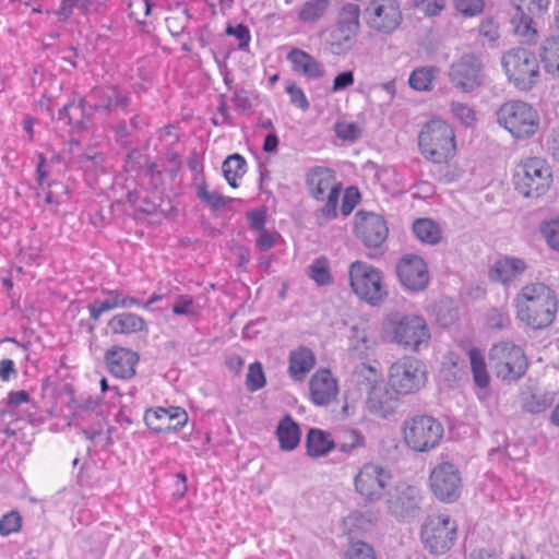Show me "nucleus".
Here are the masks:
<instances>
[{
  "instance_id": "obj_58",
  "label": "nucleus",
  "mask_w": 559,
  "mask_h": 559,
  "mask_svg": "<svg viewBox=\"0 0 559 559\" xmlns=\"http://www.w3.org/2000/svg\"><path fill=\"white\" fill-rule=\"evenodd\" d=\"M286 92L289 95L290 103L297 108L306 111L309 109L310 104L305 95V92L296 84H289L286 87Z\"/></svg>"
},
{
  "instance_id": "obj_19",
  "label": "nucleus",
  "mask_w": 559,
  "mask_h": 559,
  "mask_svg": "<svg viewBox=\"0 0 559 559\" xmlns=\"http://www.w3.org/2000/svg\"><path fill=\"white\" fill-rule=\"evenodd\" d=\"M365 13L369 25L383 33H391L396 29L402 20L396 0H371Z\"/></svg>"
},
{
  "instance_id": "obj_8",
  "label": "nucleus",
  "mask_w": 559,
  "mask_h": 559,
  "mask_svg": "<svg viewBox=\"0 0 559 559\" xmlns=\"http://www.w3.org/2000/svg\"><path fill=\"white\" fill-rule=\"evenodd\" d=\"M513 182L525 198H539L550 187L551 171L546 160L539 157L526 158L518 165Z\"/></svg>"
},
{
  "instance_id": "obj_50",
  "label": "nucleus",
  "mask_w": 559,
  "mask_h": 559,
  "mask_svg": "<svg viewBox=\"0 0 559 559\" xmlns=\"http://www.w3.org/2000/svg\"><path fill=\"white\" fill-rule=\"evenodd\" d=\"M91 4L92 0H61V5L57 12L59 20L67 21L72 14L73 8L87 12Z\"/></svg>"
},
{
  "instance_id": "obj_59",
  "label": "nucleus",
  "mask_w": 559,
  "mask_h": 559,
  "mask_svg": "<svg viewBox=\"0 0 559 559\" xmlns=\"http://www.w3.org/2000/svg\"><path fill=\"white\" fill-rule=\"evenodd\" d=\"M336 135L345 141H355L359 138L360 131L356 123L338 122L335 124Z\"/></svg>"
},
{
  "instance_id": "obj_17",
  "label": "nucleus",
  "mask_w": 559,
  "mask_h": 559,
  "mask_svg": "<svg viewBox=\"0 0 559 559\" xmlns=\"http://www.w3.org/2000/svg\"><path fill=\"white\" fill-rule=\"evenodd\" d=\"M483 68L479 57L474 53H464L451 64L449 80L461 92H472L483 84Z\"/></svg>"
},
{
  "instance_id": "obj_2",
  "label": "nucleus",
  "mask_w": 559,
  "mask_h": 559,
  "mask_svg": "<svg viewBox=\"0 0 559 559\" xmlns=\"http://www.w3.org/2000/svg\"><path fill=\"white\" fill-rule=\"evenodd\" d=\"M130 105V97L120 93L115 86H98L93 88L86 97L80 99L79 104H67L59 111V119L67 120L73 124V114L84 116L88 110L110 114L116 108H126Z\"/></svg>"
},
{
  "instance_id": "obj_1",
  "label": "nucleus",
  "mask_w": 559,
  "mask_h": 559,
  "mask_svg": "<svg viewBox=\"0 0 559 559\" xmlns=\"http://www.w3.org/2000/svg\"><path fill=\"white\" fill-rule=\"evenodd\" d=\"M518 318L533 329L548 328L556 319L558 299L544 283L526 284L514 299Z\"/></svg>"
},
{
  "instance_id": "obj_6",
  "label": "nucleus",
  "mask_w": 559,
  "mask_h": 559,
  "mask_svg": "<svg viewBox=\"0 0 559 559\" xmlns=\"http://www.w3.org/2000/svg\"><path fill=\"white\" fill-rule=\"evenodd\" d=\"M510 82L521 91H528L539 80V63L534 52L526 48H512L501 60Z\"/></svg>"
},
{
  "instance_id": "obj_62",
  "label": "nucleus",
  "mask_w": 559,
  "mask_h": 559,
  "mask_svg": "<svg viewBox=\"0 0 559 559\" xmlns=\"http://www.w3.org/2000/svg\"><path fill=\"white\" fill-rule=\"evenodd\" d=\"M226 34L230 36H235L239 40V49L243 50L249 46L250 41V32L249 28L243 24H237L236 26L228 25L226 28Z\"/></svg>"
},
{
  "instance_id": "obj_35",
  "label": "nucleus",
  "mask_w": 559,
  "mask_h": 559,
  "mask_svg": "<svg viewBox=\"0 0 559 559\" xmlns=\"http://www.w3.org/2000/svg\"><path fill=\"white\" fill-rule=\"evenodd\" d=\"M555 400V391L535 390L523 396L522 408L526 413L539 414L548 409Z\"/></svg>"
},
{
  "instance_id": "obj_41",
  "label": "nucleus",
  "mask_w": 559,
  "mask_h": 559,
  "mask_svg": "<svg viewBox=\"0 0 559 559\" xmlns=\"http://www.w3.org/2000/svg\"><path fill=\"white\" fill-rule=\"evenodd\" d=\"M468 356L475 384L481 389L487 388L490 382V377L487 372L483 354L478 349L472 348L468 352Z\"/></svg>"
},
{
  "instance_id": "obj_47",
  "label": "nucleus",
  "mask_w": 559,
  "mask_h": 559,
  "mask_svg": "<svg viewBox=\"0 0 559 559\" xmlns=\"http://www.w3.org/2000/svg\"><path fill=\"white\" fill-rule=\"evenodd\" d=\"M266 383L265 374L261 362L255 361L249 366L246 385L250 392H257Z\"/></svg>"
},
{
  "instance_id": "obj_56",
  "label": "nucleus",
  "mask_w": 559,
  "mask_h": 559,
  "mask_svg": "<svg viewBox=\"0 0 559 559\" xmlns=\"http://www.w3.org/2000/svg\"><path fill=\"white\" fill-rule=\"evenodd\" d=\"M455 8L466 16H474L483 12V0H453Z\"/></svg>"
},
{
  "instance_id": "obj_20",
  "label": "nucleus",
  "mask_w": 559,
  "mask_h": 559,
  "mask_svg": "<svg viewBox=\"0 0 559 559\" xmlns=\"http://www.w3.org/2000/svg\"><path fill=\"white\" fill-rule=\"evenodd\" d=\"M396 274L401 284L411 292H423L429 283L426 262L418 255L405 254L396 264Z\"/></svg>"
},
{
  "instance_id": "obj_48",
  "label": "nucleus",
  "mask_w": 559,
  "mask_h": 559,
  "mask_svg": "<svg viewBox=\"0 0 559 559\" xmlns=\"http://www.w3.org/2000/svg\"><path fill=\"white\" fill-rule=\"evenodd\" d=\"M540 231L549 248L559 252V218L545 222Z\"/></svg>"
},
{
  "instance_id": "obj_45",
  "label": "nucleus",
  "mask_w": 559,
  "mask_h": 559,
  "mask_svg": "<svg viewBox=\"0 0 559 559\" xmlns=\"http://www.w3.org/2000/svg\"><path fill=\"white\" fill-rule=\"evenodd\" d=\"M335 442V449L343 453H350L354 449L365 444L364 437L357 430H346Z\"/></svg>"
},
{
  "instance_id": "obj_42",
  "label": "nucleus",
  "mask_w": 559,
  "mask_h": 559,
  "mask_svg": "<svg viewBox=\"0 0 559 559\" xmlns=\"http://www.w3.org/2000/svg\"><path fill=\"white\" fill-rule=\"evenodd\" d=\"M198 198L213 211H218L229 204L233 199L224 197L218 192H210L204 181L195 185Z\"/></svg>"
},
{
  "instance_id": "obj_37",
  "label": "nucleus",
  "mask_w": 559,
  "mask_h": 559,
  "mask_svg": "<svg viewBox=\"0 0 559 559\" xmlns=\"http://www.w3.org/2000/svg\"><path fill=\"white\" fill-rule=\"evenodd\" d=\"M438 69L432 66L418 67L414 69L408 78L409 86L419 92H428L433 88V81Z\"/></svg>"
},
{
  "instance_id": "obj_64",
  "label": "nucleus",
  "mask_w": 559,
  "mask_h": 559,
  "mask_svg": "<svg viewBox=\"0 0 559 559\" xmlns=\"http://www.w3.org/2000/svg\"><path fill=\"white\" fill-rule=\"evenodd\" d=\"M277 237L280 235L277 233H272L267 230L266 228L263 230L258 231V237L255 239L257 246L261 251H266L274 247Z\"/></svg>"
},
{
  "instance_id": "obj_27",
  "label": "nucleus",
  "mask_w": 559,
  "mask_h": 559,
  "mask_svg": "<svg viewBox=\"0 0 559 559\" xmlns=\"http://www.w3.org/2000/svg\"><path fill=\"white\" fill-rule=\"evenodd\" d=\"M287 60L296 73L307 79L317 80L324 75L323 64L299 48H293L287 55Z\"/></svg>"
},
{
  "instance_id": "obj_15",
  "label": "nucleus",
  "mask_w": 559,
  "mask_h": 559,
  "mask_svg": "<svg viewBox=\"0 0 559 559\" xmlns=\"http://www.w3.org/2000/svg\"><path fill=\"white\" fill-rule=\"evenodd\" d=\"M393 342L405 349L418 352L428 346L430 332L426 321L417 316H405L391 323Z\"/></svg>"
},
{
  "instance_id": "obj_31",
  "label": "nucleus",
  "mask_w": 559,
  "mask_h": 559,
  "mask_svg": "<svg viewBox=\"0 0 559 559\" xmlns=\"http://www.w3.org/2000/svg\"><path fill=\"white\" fill-rule=\"evenodd\" d=\"M539 57L545 71L559 79V36H549L542 41Z\"/></svg>"
},
{
  "instance_id": "obj_32",
  "label": "nucleus",
  "mask_w": 559,
  "mask_h": 559,
  "mask_svg": "<svg viewBox=\"0 0 559 559\" xmlns=\"http://www.w3.org/2000/svg\"><path fill=\"white\" fill-rule=\"evenodd\" d=\"M276 436L281 449L284 451H292L299 444L301 431L298 424L292 418V416L286 415L277 425Z\"/></svg>"
},
{
  "instance_id": "obj_4",
  "label": "nucleus",
  "mask_w": 559,
  "mask_h": 559,
  "mask_svg": "<svg viewBox=\"0 0 559 559\" xmlns=\"http://www.w3.org/2000/svg\"><path fill=\"white\" fill-rule=\"evenodd\" d=\"M421 154L431 162H447L455 152V135L445 121L433 119L428 121L418 136Z\"/></svg>"
},
{
  "instance_id": "obj_18",
  "label": "nucleus",
  "mask_w": 559,
  "mask_h": 559,
  "mask_svg": "<svg viewBox=\"0 0 559 559\" xmlns=\"http://www.w3.org/2000/svg\"><path fill=\"white\" fill-rule=\"evenodd\" d=\"M432 493L440 501L453 502L461 493L462 479L459 469L444 462L433 467L429 476Z\"/></svg>"
},
{
  "instance_id": "obj_61",
  "label": "nucleus",
  "mask_w": 559,
  "mask_h": 559,
  "mask_svg": "<svg viewBox=\"0 0 559 559\" xmlns=\"http://www.w3.org/2000/svg\"><path fill=\"white\" fill-rule=\"evenodd\" d=\"M513 7L523 5V11L528 14H539L546 10L550 3L549 0H511Z\"/></svg>"
},
{
  "instance_id": "obj_33",
  "label": "nucleus",
  "mask_w": 559,
  "mask_h": 559,
  "mask_svg": "<svg viewBox=\"0 0 559 559\" xmlns=\"http://www.w3.org/2000/svg\"><path fill=\"white\" fill-rule=\"evenodd\" d=\"M306 447L310 456L320 457L335 449V442L330 433L318 428H311L306 437Z\"/></svg>"
},
{
  "instance_id": "obj_14",
  "label": "nucleus",
  "mask_w": 559,
  "mask_h": 559,
  "mask_svg": "<svg viewBox=\"0 0 559 559\" xmlns=\"http://www.w3.org/2000/svg\"><path fill=\"white\" fill-rule=\"evenodd\" d=\"M393 478L390 468L374 463H366L354 478L356 491L370 502L379 501Z\"/></svg>"
},
{
  "instance_id": "obj_46",
  "label": "nucleus",
  "mask_w": 559,
  "mask_h": 559,
  "mask_svg": "<svg viewBox=\"0 0 559 559\" xmlns=\"http://www.w3.org/2000/svg\"><path fill=\"white\" fill-rule=\"evenodd\" d=\"M431 176L444 183L452 182L459 178V170L447 162H432Z\"/></svg>"
},
{
  "instance_id": "obj_55",
  "label": "nucleus",
  "mask_w": 559,
  "mask_h": 559,
  "mask_svg": "<svg viewBox=\"0 0 559 559\" xmlns=\"http://www.w3.org/2000/svg\"><path fill=\"white\" fill-rule=\"evenodd\" d=\"M231 100L240 112H249L253 107L252 94L243 88L235 91Z\"/></svg>"
},
{
  "instance_id": "obj_30",
  "label": "nucleus",
  "mask_w": 559,
  "mask_h": 559,
  "mask_svg": "<svg viewBox=\"0 0 559 559\" xmlns=\"http://www.w3.org/2000/svg\"><path fill=\"white\" fill-rule=\"evenodd\" d=\"M514 13L511 15V25L514 34L526 44L534 43L537 31L533 26L532 14L523 11V5L513 7Z\"/></svg>"
},
{
  "instance_id": "obj_60",
  "label": "nucleus",
  "mask_w": 559,
  "mask_h": 559,
  "mask_svg": "<svg viewBox=\"0 0 559 559\" xmlns=\"http://www.w3.org/2000/svg\"><path fill=\"white\" fill-rule=\"evenodd\" d=\"M415 7L426 15H438L445 5V0H414Z\"/></svg>"
},
{
  "instance_id": "obj_53",
  "label": "nucleus",
  "mask_w": 559,
  "mask_h": 559,
  "mask_svg": "<svg viewBox=\"0 0 559 559\" xmlns=\"http://www.w3.org/2000/svg\"><path fill=\"white\" fill-rule=\"evenodd\" d=\"M48 191L45 197V202L48 204L59 205L66 202L68 198V187L62 182H51L48 185Z\"/></svg>"
},
{
  "instance_id": "obj_11",
  "label": "nucleus",
  "mask_w": 559,
  "mask_h": 559,
  "mask_svg": "<svg viewBox=\"0 0 559 559\" xmlns=\"http://www.w3.org/2000/svg\"><path fill=\"white\" fill-rule=\"evenodd\" d=\"M442 436V425L431 416L417 415L404 423V441L416 452H426L436 448Z\"/></svg>"
},
{
  "instance_id": "obj_28",
  "label": "nucleus",
  "mask_w": 559,
  "mask_h": 559,
  "mask_svg": "<svg viewBox=\"0 0 559 559\" xmlns=\"http://www.w3.org/2000/svg\"><path fill=\"white\" fill-rule=\"evenodd\" d=\"M316 365L313 353L304 346L290 352L288 373L295 381H304Z\"/></svg>"
},
{
  "instance_id": "obj_52",
  "label": "nucleus",
  "mask_w": 559,
  "mask_h": 559,
  "mask_svg": "<svg viewBox=\"0 0 559 559\" xmlns=\"http://www.w3.org/2000/svg\"><path fill=\"white\" fill-rule=\"evenodd\" d=\"M344 559H376L373 548L364 543H353L346 550Z\"/></svg>"
},
{
  "instance_id": "obj_36",
  "label": "nucleus",
  "mask_w": 559,
  "mask_h": 559,
  "mask_svg": "<svg viewBox=\"0 0 559 559\" xmlns=\"http://www.w3.org/2000/svg\"><path fill=\"white\" fill-rule=\"evenodd\" d=\"M103 293L106 296L104 300L95 299L87 306L91 319L94 321H98L105 312L121 308V305H123L122 290L110 289Z\"/></svg>"
},
{
  "instance_id": "obj_39",
  "label": "nucleus",
  "mask_w": 559,
  "mask_h": 559,
  "mask_svg": "<svg viewBox=\"0 0 559 559\" xmlns=\"http://www.w3.org/2000/svg\"><path fill=\"white\" fill-rule=\"evenodd\" d=\"M374 346V341L364 328L354 326L349 337L348 349L350 354L357 358L365 357Z\"/></svg>"
},
{
  "instance_id": "obj_43",
  "label": "nucleus",
  "mask_w": 559,
  "mask_h": 559,
  "mask_svg": "<svg viewBox=\"0 0 559 559\" xmlns=\"http://www.w3.org/2000/svg\"><path fill=\"white\" fill-rule=\"evenodd\" d=\"M329 7V0H308L301 7L298 17L305 23H313L320 20Z\"/></svg>"
},
{
  "instance_id": "obj_40",
  "label": "nucleus",
  "mask_w": 559,
  "mask_h": 559,
  "mask_svg": "<svg viewBox=\"0 0 559 559\" xmlns=\"http://www.w3.org/2000/svg\"><path fill=\"white\" fill-rule=\"evenodd\" d=\"M223 174L231 188H237V179L246 173V159L240 154L229 155L222 165Z\"/></svg>"
},
{
  "instance_id": "obj_7",
  "label": "nucleus",
  "mask_w": 559,
  "mask_h": 559,
  "mask_svg": "<svg viewBox=\"0 0 559 559\" xmlns=\"http://www.w3.org/2000/svg\"><path fill=\"white\" fill-rule=\"evenodd\" d=\"M488 359L497 378L507 381H518L528 367L524 350L511 342H499L492 345Z\"/></svg>"
},
{
  "instance_id": "obj_21",
  "label": "nucleus",
  "mask_w": 559,
  "mask_h": 559,
  "mask_svg": "<svg viewBox=\"0 0 559 559\" xmlns=\"http://www.w3.org/2000/svg\"><path fill=\"white\" fill-rule=\"evenodd\" d=\"M384 218L376 213L359 211L355 215V234L366 247L378 248L388 237Z\"/></svg>"
},
{
  "instance_id": "obj_25",
  "label": "nucleus",
  "mask_w": 559,
  "mask_h": 559,
  "mask_svg": "<svg viewBox=\"0 0 559 559\" xmlns=\"http://www.w3.org/2000/svg\"><path fill=\"white\" fill-rule=\"evenodd\" d=\"M310 395L316 405H329L337 395V384L328 369L317 371L310 379Z\"/></svg>"
},
{
  "instance_id": "obj_12",
  "label": "nucleus",
  "mask_w": 559,
  "mask_h": 559,
  "mask_svg": "<svg viewBox=\"0 0 559 559\" xmlns=\"http://www.w3.org/2000/svg\"><path fill=\"white\" fill-rule=\"evenodd\" d=\"M424 496L419 487L401 481L386 497L388 512L399 522H412L421 514Z\"/></svg>"
},
{
  "instance_id": "obj_44",
  "label": "nucleus",
  "mask_w": 559,
  "mask_h": 559,
  "mask_svg": "<svg viewBox=\"0 0 559 559\" xmlns=\"http://www.w3.org/2000/svg\"><path fill=\"white\" fill-rule=\"evenodd\" d=\"M308 275L319 286H324L332 283L329 261L325 258L316 259L308 267Z\"/></svg>"
},
{
  "instance_id": "obj_38",
  "label": "nucleus",
  "mask_w": 559,
  "mask_h": 559,
  "mask_svg": "<svg viewBox=\"0 0 559 559\" xmlns=\"http://www.w3.org/2000/svg\"><path fill=\"white\" fill-rule=\"evenodd\" d=\"M413 233L425 243L437 245L441 239V229L431 218H417L413 223Z\"/></svg>"
},
{
  "instance_id": "obj_34",
  "label": "nucleus",
  "mask_w": 559,
  "mask_h": 559,
  "mask_svg": "<svg viewBox=\"0 0 559 559\" xmlns=\"http://www.w3.org/2000/svg\"><path fill=\"white\" fill-rule=\"evenodd\" d=\"M349 381L360 393H366L367 395L380 383L376 368L365 362L356 366Z\"/></svg>"
},
{
  "instance_id": "obj_24",
  "label": "nucleus",
  "mask_w": 559,
  "mask_h": 559,
  "mask_svg": "<svg viewBox=\"0 0 559 559\" xmlns=\"http://www.w3.org/2000/svg\"><path fill=\"white\" fill-rule=\"evenodd\" d=\"M400 404V393L390 384L380 382L368 394L367 408L374 416L386 418L392 415Z\"/></svg>"
},
{
  "instance_id": "obj_49",
  "label": "nucleus",
  "mask_w": 559,
  "mask_h": 559,
  "mask_svg": "<svg viewBox=\"0 0 559 559\" xmlns=\"http://www.w3.org/2000/svg\"><path fill=\"white\" fill-rule=\"evenodd\" d=\"M22 527V516L17 511H10L0 519V534L8 536Z\"/></svg>"
},
{
  "instance_id": "obj_57",
  "label": "nucleus",
  "mask_w": 559,
  "mask_h": 559,
  "mask_svg": "<svg viewBox=\"0 0 559 559\" xmlns=\"http://www.w3.org/2000/svg\"><path fill=\"white\" fill-rule=\"evenodd\" d=\"M360 199V194L358 189L355 187H349L345 190L343 195L341 212L344 216L349 215L355 206L358 204Z\"/></svg>"
},
{
  "instance_id": "obj_26",
  "label": "nucleus",
  "mask_w": 559,
  "mask_h": 559,
  "mask_svg": "<svg viewBox=\"0 0 559 559\" xmlns=\"http://www.w3.org/2000/svg\"><path fill=\"white\" fill-rule=\"evenodd\" d=\"M526 270V263L520 258L506 257L496 261L489 270L492 282L508 285L519 278Z\"/></svg>"
},
{
  "instance_id": "obj_54",
  "label": "nucleus",
  "mask_w": 559,
  "mask_h": 559,
  "mask_svg": "<svg viewBox=\"0 0 559 559\" xmlns=\"http://www.w3.org/2000/svg\"><path fill=\"white\" fill-rule=\"evenodd\" d=\"M511 323L508 311L502 308H493L487 313V324L490 329L503 330Z\"/></svg>"
},
{
  "instance_id": "obj_22",
  "label": "nucleus",
  "mask_w": 559,
  "mask_h": 559,
  "mask_svg": "<svg viewBox=\"0 0 559 559\" xmlns=\"http://www.w3.org/2000/svg\"><path fill=\"white\" fill-rule=\"evenodd\" d=\"M146 426L155 432L180 430L188 421V414L181 407L150 408L144 414Z\"/></svg>"
},
{
  "instance_id": "obj_16",
  "label": "nucleus",
  "mask_w": 559,
  "mask_h": 559,
  "mask_svg": "<svg viewBox=\"0 0 559 559\" xmlns=\"http://www.w3.org/2000/svg\"><path fill=\"white\" fill-rule=\"evenodd\" d=\"M359 26V9L355 4L343 7L338 21L330 32L328 43L334 55H342L353 46Z\"/></svg>"
},
{
  "instance_id": "obj_29",
  "label": "nucleus",
  "mask_w": 559,
  "mask_h": 559,
  "mask_svg": "<svg viewBox=\"0 0 559 559\" xmlns=\"http://www.w3.org/2000/svg\"><path fill=\"white\" fill-rule=\"evenodd\" d=\"M107 328L111 334H134L147 331L145 320L132 312H122L114 316L107 323Z\"/></svg>"
},
{
  "instance_id": "obj_10",
  "label": "nucleus",
  "mask_w": 559,
  "mask_h": 559,
  "mask_svg": "<svg viewBox=\"0 0 559 559\" xmlns=\"http://www.w3.org/2000/svg\"><path fill=\"white\" fill-rule=\"evenodd\" d=\"M348 273L350 287L361 300L376 306L385 298L386 290L380 270L366 262L355 261Z\"/></svg>"
},
{
  "instance_id": "obj_3",
  "label": "nucleus",
  "mask_w": 559,
  "mask_h": 559,
  "mask_svg": "<svg viewBox=\"0 0 559 559\" xmlns=\"http://www.w3.org/2000/svg\"><path fill=\"white\" fill-rule=\"evenodd\" d=\"M306 186L309 194L325 204L318 211L317 218L331 221L337 217V204L342 186L336 181L334 171L323 166H314L306 174Z\"/></svg>"
},
{
  "instance_id": "obj_9",
  "label": "nucleus",
  "mask_w": 559,
  "mask_h": 559,
  "mask_svg": "<svg viewBox=\"0 0 559 559\" xmlns=\"http://www.w3.org/2000/svg\"><path fill=\"white\" fill-rule=\"evenodd\" d=\"M421 542L433 555H443L454 545L457 537V524L448 514L429 515L421 526Z\"/></svg>"
},
{
  "instance_id": "obj_51",
  "label": "nucleus",
  "mask_w": 559,
  "mask_h": 559,
  "mask_svg": "<svg viewBox=\"0 0 559 559\" xmlns=\"http://www.w3.org/2000/svg\"><path fill=\"white\" fill-rule=\"evenodd\" d=\"M451 111L453 116L466 127H471L475 122V111L467 104L453 102L451 104Z\"/></svg>"
},
{
  "instance_id": "obj_5",
  "label": "nucleus",
  "mask_w": 559,
  "mask_h": 559,
  "mask_svg": "<svg viewBox=\"0 0 559 559\" xmlns=\"http://www.w3.org/2000/svg\"><path fill=\"white\" fill-rule=\"evenodd\" d=\"M497 118L499 124L516 139L533 136L540 123L537 110L522 100H510L501 105Z\"/></svg>"
},
{
  "instance_id": "obj_13",
  "label": "nucleus",
  "mask_w": 559,
  "mask_h": 559,
  "mask_svg": "<svg viewBox=\"0 0 559 559\" xmlns=\"http://www.w3.org/2000/svg\"><path fill=\"white\" fill-rule=\"evenodd\" d=\"M427 370L423 361L414 357H402L389 370V384L400 394H412L426 383Z\"/></svg>"
},
{
  "instance_id": "obj_23",
  "label": "nucleus",
  "mask_w": 559,
  "mask_h": 559,
  "mask_svg": "<svg viewBox=\"0 0 559 559\" xmlns=\"http://www.w3.org/2000/svg\"><path fill=\"white\" fill-rule=\"evenodd\" d=\"M108 372L122 380H129L135 376V366L139 362L138 353L122 346H112L104 357Z\"/></svg>"
},
{
  "instance_id": "obj_63",
  "label": "nucleus",
  "mask_w": 559,
  "mask_h": 559,
  "mask_svg": "<svg viewBox=\"0 0 559 559\" xmlns=\"http://www.w3.org/2000/svg\"><path fill=\"white\" fill-rule=\"evenodd\" d=\"M173 312L177 316H194L192 298L189 296H179L173 306Z\"/></svg>"
}]
</instances>
